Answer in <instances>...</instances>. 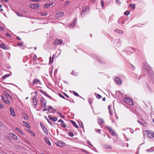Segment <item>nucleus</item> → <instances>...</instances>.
Wrapping results in <instances>:
<instances>
[{"mask_svg": "<svg viewBox=\"0 0 154 154\" xmlns=\"http://www.w3.org/2000/svg\"><path fill=\"white\" fill-rule=\"evenodd\" d=\"M142 65L143 68L148 71V78L149 80L154 83V75L151 70V67L146 62L143 63Z\"/></svg>", "mask_w": 154, "mask_h": 154, "instance_id": "nucleus-1", "label": "nucleus"}, {"mask_svg": "<svg viewBox=\"0 0 154 154\" xmlns=\"http://www.w3.org/2000/svg\"><path fill=\"white\" fill-rule=\"evenodd\" d=\"M124 102L129 105H133L132 100L129 98L125 97L123 99Z\"/></svg>", "mask_w": 154, "mask_h": 154, "instance_id": "nucleus-2", "label": "nucleus"}, {"mask_svg": "<svg viewBox=\"0 0 154 154\" xmlns=\"http://www.w3.org/2000/svg\"><path fill=\"white\" fill-rule=\"evenodd\" d=\"M64 14L62 12H57L55 15V17L57 19H59L64 16Z\"/></svg>", "mask_w": 154, "mask_h": 154, "instance_id": "nucleus-3", "label": "nucleus"}, {"mask_svg": "<svg viewBox=\"0 0 154 154\" xmlns=\"http://www.w3.org/2000/svg\"><path fill=\"white\" fill-rule=\"evenodd\" d=\"M39 7V4L38 3L31 4L29 5L30 8L33 9H37Z\"/></svg>", "mask_w": 154, "mask_h": 154, "instance_id": "nucleus-4", "label": "nucleus"}, {"mask_svg": "<svg viewBox=\"0 0 154 154\" xmlns=\"http://www.w3.org/2000/svg\"><path fill=\"white\" fill-rule=\"evenodd\" d=\"M147 132V135L150 138H152L154 137V132L151 130L146 131Z\"/></svg>", "mask_w": 154, "mask_h": 154, "instance_id": "nucleus-5", "label": "nucleus"}, {"mask_svg": "<svg viewBox=\"0 0 154 154\" xmlns=\"http://www.w3.org/2000/svg\"><path fill=\"white\" fill-rule=\"evenodd\" d=\"M89 10V8L88 6H86L85 8H83L81 13V16H82L87 12Z\"/></svg>", "mask_w": 154, "mask_h": 154, "instance_id": "nucleus-6", "label": "nucleus"}, {"mask_svg": "<svg viewBox=\"0 0 154 154\" xmlns=\"http://www.w3.org/2000/svg\"><path fill=\"white\" fill-rule=\"evenodd\" d=\"M1 97L3 101L5 103L8 105H9L10 104V102L9 100V99H8L7 97H4L3 95H1Z\"/></svg>", "mask_w": 154, "mask_h": 154, "instance_id": "nucleus-7", "label": "nucleus"}, {"mask_svg": "<svg viewBox=\"0 0 154 154\" xmlns=\"http://www.w3.org/2000/svg\"><path fill=\"white\" fill-rule=\"evenodd\" d=\"M40 101V103L42 106L43 107H45L46 105V101L43 97L41 98Z\"/></svg>", "mask_w": 154, "mask_h": 154, "instance_id": "nucleus-8", "label": "nucleus"}, {"mask_svg": "<svg viewBox=\"0 0 154 154\" xmlns=\"http://www.w3.org/2000/svg\"><path fill=\"white\" fill-rule=\"evenodd\" d=\"M77 19L76 18H74L72 23L70 25L68 26V27L70 28H74L75 26V24L77 22Z\"/></svg>", "mask_w": 154, "mask_h": 154, "instance_id": "nucleus-9", "label": "nucleus"}, {"mask_svg": "<svg viewBox=\"0 0 154 154\" xmlns=\"http://www.w3.org/2000/svg\"><path fill=\"white\" fill-rule=\"evenodd\" d=\"M115 80L116 83L119 85H120L122 83V81L121 79L118 77H116Z\"/></svg>", "mask_w": 154, "mask_h": 154, "instance_id": "nucleus-10", "label": "nucleus"}, {"mask_svg": "<svg viewBox=\"0 0 154 154\" xmlns=\"http://www.w3.org/2000/svg\"><path fill=\"white\" fill-rule=\"evenodd\" d=\"M63 42V41L60 39H56L54 42V44L55 45L58 44H61Z\"/></svg>", "mask_w": 154, "mask_h": 154, "instance_id": "nucleus-11", "label": "nucleus"}, {"mask_svg": "<svg viewBox=\"0 0 154 154\" xmlns=\"http://www.w3.org/2000/svg\"><path fill=\"white\" fill-rule=\"evenodd\" d=\"M138 122L141 125L144 126L146 123L145 122L143 119H140L138 120Z\"/></svg>", "mask_w": 154, "mask_h": 154, "instance_id": "nucleus-12", "label": "nucleus"}, {"mask_svg": "<svg viewBox=\"0 0 154 154\" xmlns=\"http://www.w3.org/2000/svg\"><path fill=\"white\" fill-rule=\"evenodd\" d=\"M4 95L9 99H12V97L9 95V94L7 92H5Z\"/></svg>", "mask_w": 154, "mask_h": 154, "instance_id": "nucleus-13", "label": "nucleus"}, {"mask_svg": "<svg viewBox=\"0 0 154 154\" xmlns=\"http://www.w3.org/2000/svg\"><path fill=\"white\" fill-rule=\"evenodd\" d=\"M10 114L11 115L14 116H15V113L13 108L11 107L10 108Z\"/></svg>", "mask_w": 154, "mask_h": 154, "instance_id": "nucleus-14", "label": "nucleus"}, {"mask_svg": "<svg viewBox=\"0 0 154 154\" xmlns=\"http://www.w3.org/2000/svg\"><path fill=\"white\" fill-rule=\"evenodd\" d=\"M44 139L45 142L47 143L48 145L51 146V142L49 141L48 139L46 137H45L44 138Z\"/></svg>", "mask_w": 154, "mask_h": 154, "instance_id": "nucleus-15", "label": "nucleus"}, {"mask_svg": "<svg viewBox=\"0 0 154 154\" xmlns=\"http://www.w3.org/2000/svg\"><path fill=\"white\" fill-rule=\"evenodd\" d=\"M98 123L100 125L103 124L104 123L103 120L101 118H99L98 119Z\"/></svg>", "mask_w": 154, "mask_h": 154, "instance_id": "nucleus-16", "label": "nucleus"}, {"mask_svg": "<svg viewBox=\"0 0 154 154\" xmlns=\"http://www.w3.org/2000/svg\"><path fill=\"white\" fill-rule=\"evenodd\" d=\"M40 81L39 80L37 79H34L33 81V85H34L35 84H37L38 83L40 82Z\"/></svg>", "mask_w": 154, "mask_h": 154, "instance_id": "nucleus-17", "label": "nucleus"}, {"mask_svg": "<svg viewBox=\"0 0 154 154\" xmlns=\"http://www.w3.org/2000/svg\"><path fill=\"white\" fill-rule=\"evenodd\" d=\"M22 115L25 120H28L29 117L27 115L26 113L23 112L22 113Z\"/></svg>", "mask_w": 154, "mask_h": 154, "instance_id": "nucleus-18", "label": "nucleus"}, {"mask_svg": "<svg viewBox=\"0 0 154 154\" xmlns=\"http://www.w3.org/2000/svg\"><path fill=\"white\" fill-rule=\"evenodd\" d=\"M114 31L116 32L117 33H118L120 34H122L124 32L122 30H119V29H115L114 30Z\"/></svg>", "mask_w": 154, "mask_h": 154, "instance_id": "nucleus-19", "label": "nucleus"}, {"mask_svg": "<svg viewBox=\"0 0 154 154\" xmlns=\"http://www.w3.org/2000/svg\"><path fill=\"white\" fill-rule=\"evenodd\" d=\"M58 122H61V125L63 127H65L66 126V125L64 123V122L61 119H60Z\"/></svg>", "mask_w": 154, "mask_h": 154, "instance_id": "nucleus-20", "label": "nucleus"}, {"mask_svg": "<svg viewBox=\"0 0 154 154\" xmlns=\"http://www.w3.org/2000/svg\"><path fill=\"white\" fill-rule=\"evenodd\" d=\"M48 117V118H49L50 120H52L53 121V122H56V121H57V118H52V117H51L50 116H49Z\"/></svg>", "mask_w": 154, "mask_h": 154, "instance_id": "nucleus-21", "label": "nucleus"}, {"mask_svg": "<svg viewBox=\"0 0 154 154\" xmlns=\"http://www.w3.org/2000/svg\"><path fill=\"white\" fill-rule=\"evenodd\" d=\"M110 107V106L109 105L108 107L109 112V113L110 115H112L113 114V113L114 111V109H111Z\"/></svg>", "mask_w": 154, "mask_h": 154, "instance_id": "nucleus-22", "label": "nucleus"}, {"mask_svg": "<svg viewBox=\"0 0 154 154\" xmlns=\"http://www.w3.org/2000/svg\"><path fill=\"white\" fill-rule=\"evenodd\" d=\"M10 136L12 137V138L13 139L15 140H16L17 138V137L16 135H14V134L13 133H11Z\"/></svg>", "mask_w": 154, "mask_h": 154, "instance_id": "nucleus-23", "label": "nucleus"}, {"mask_svg": "<svg viewBox=\"0 0 154 154\" xmlns=\"http://www.w3.org/2000/svg\"><path fill=\"white\" fill-rule=\"evenodd\" d=\"M53 5V3L51 4H45L44 5V7L45 8H47L50 7L51 6Z\"/></svg>", "mask_w": 154, "mask_h": 154, "instance_id": "nucleus-24", "label": "nucleus"}, {"mask_svg": "<svg viewBox=\"0 0 154 154\" xmlns=\"http://www.w3.org/2000/svg\"><path fill=\"white\" fill-rule=\"evenodd\" d=\"M64 144V143L62 141L58 143L57 144V145L58 146H63Z\"/></svg>", "mask_w": 154, "mask_h": 154, "instance_id": "nucleus-25", "label": "nucleus"}, {"mask_svg": "<svg viewBox=\"0 0 154 154\" xmlns=\"http://www.w3.org/2000/svg\"><path fill=\"white\" fill-rule=\"evenodd\" d=\"M9 76H10V75L9 74H5L2 76V79H5V78L9 77Z\"/></svg>", "mask_w": 154, "mask_h": 154, "instance_id": "nucleus-26", "label": "nucleus"}, {"mask_svg": "<svg viewBox=\"0 0 154 154\" xmlns=\"http://www.w3.org/2000/svg\"><path fill=\"white\" fill-rule=\"evenodd\" d=\"M71 74L72 75L76 76L78 75V73L77 72H75V71H72L71 72Z\"/></svg>", "mask_w": 154, "mask_h": 154, "instance_id": "nucleus-27", "label": "nucleus"}, {"mask_svg": "<svg viewBox=\"0 0 154 154\" xmlns=\"http://www.w3.org/2000/svg\"><path fill=\"white\" fill-rule=\"evenodd\" d=\"M71 122L73 124V125L75 126L76 128H78V126H77L76 123L74 121H71Z\"/></svg>", "mask_w": 154, "mask_h": 154, "instance_id": "nucleus-28", "label": "nucleus"}, {"mask_svg": "<svg viewBox=\"0 0 154 154\" xmlns=\"http://www.w3.org/2000/svg\"><path fill=\"white\" fill-rule=\"evenodd\" d=\"M104 148L106 149H111L112 147L108 145H105L104 146Z\"/></svg>", "mask_w": 154, "mask_h": 154, "instance_id": "nucleus-29", "label": "nucleus"}, {"mask_svg": "<svg viewBox=\"0 0 154 154\" xmlns=\"http://www.w3.org/2000/svg\"><path fill=\"white\" fill-rule=\"evenodd\" d=\"M129 6L130 7H131L133 9H134L135 8V5L134 4H131L129 5Z\"/></svg>", "mask_w": 154, "mask_h": 154, "instance_id": "nucleus-30", "label": "nucleus"}, {"mask_svg": "<svg viewBox=\"0 0 154 154\" xmlns=\"http://www.w3.org/2000/svg\"><path fill=\"white\" fill-rule=\"evenodd\" d=\"M43 129V130L44 132L45 133V134L46 135L48 134V132L46 131L47 130V129L45 127H44V128H42Z\"/></svg>", "mask_w": 154, "mask_h": 154, "instance_id": "nucleus-31", "label": "nucleus"}, {"mask_svg": "<svg viewBox=\"0 0 154 154\" xmlns=\"http://www.w3.org/2000/svg\"><path fill=\"white\" fill-rule=\"evenodd\" d=\"M54 55L53 56L52 59V60L51 61V57H50V58H49L50 60H49V64H51L52 63L53 61V57H54Z\"/></svg>", "mask_w": 154, "mask_h": 154, "instance_id": "nucleus-32", "label": "nucleus"}, {"mask_svg": "<svg viewBox=\"0 0 154 154\" xmlns=\"http://www.w3.org/2000/svg\"><path fill=\"white\" fill-rule=\"evenodd\" d=\"M32 103L34 105H36L37 104V103L35 99H33Z\"/></svg>", "mask_w": 154, "mask_h": 154, "instance_id": "nucleus-33", "label": "nucleus"}, {"mask_svg": "<svg viewBox=\"0 0 154 154\" xmlns=\"http://www.w3.org/2000/svg\"><path fill=\"white\" fill-rule=\"evenodd\" d=\"M111 134L112 135L115 136L116 135V133L115 132L112 130L110 131Z\"/></svg>", "mask_w": 154, "mask_h": 154, "instance_id": "nucleus-34", "label": "nucleus"}, {"mask_svg": "<svg viewBox=\"0 0 154 154\" xmlns=\"http://www.w3.org/2000/svg\"><path fill=\"white\" fill-rule=\"evenodd\" d=\"M130 14V12L129 11H125L124 14L125 15H128Z\"/></svg>", "mask_w": 154, "mask_h": 154, "instance_id": "nucleus-35", "label": "nucleus"}, {"mask_svg": "<svg viewBox=\"0 0 154 154\" xmlns=\"http://www.w3.org/2000/svg\"><path fill=\"white\" fill-rule=\"evenodd\" d=\"M24 125L26 127L28 128H31L30 126L27 123H26L25 124H24Z\"/></svg>", "mask_w": 154, "mask_h": 154, "instance_id": "nucleus-36", "label": "nucleus"}, {"mask_svg": "<svg viewBox=\"0 0 154 154\" xmlns=\"http://www.w3.org/2000/svg\"><path fill=\"white\" fill-rule=\"evenodd\" d=\"M93 101V99L92 98H89L88 99V102L90 104H91Z\"/></svg>", "mask_w": 154, "mask_h": 154, "instance_id": "nucleus-37", "label": "nucleus"}, {"mask_svg": "<svg viewBox=\"0 0 154 154\" xmlns=\"http://www.w3.org/2000/svg\"><path fill=\"white\" fill-rule=\"evenodd\" d=\"M47 13L45 12H43L41 14V15L42 16H46L47 15Z\"/></svg>", "mask_w": 154, "mask_h": 154, "instance_id": "nucleus-38", "label": "nucleus"}, {"mask_svg": "<svg viewBox=\"0 0 154 154\" xmlns=\"http://www.w3.org/2000/svg\"><path fill=\"white\" fill-rule=\"evenodd\" d=\"M37 58V56L35 55H34L32 58V60L33 61H35Z\"/></svg>", "mask_w": 154, "mask_h": 154, "instance_id": "nucleus-39", "label": "nucleus"}, {"mask_svg": "<svg viewBox=\"0 0 154 154\" xmlns=\"http://www.w3.org/2000/svg\"><path fill=\"white\" fill-rule=\"evenodd\" d=\"M16 130L18 131V132H21V133H23L21 132V130H20V129L19 128H16Z\"/></svg>", "mask_w": 154, "mask_h": 154, "instance_id": "nucleus-40", "label": "nucleus"}, {"mask_svg": "<svg viewBox=\"0 0 154 154\" xmlns=\"http://www.w3.org/2000/svg\"><path fill=\"white\" fill-rule=\"evenodd\" d=\"M0 47L2 48L3 49H5V45L3 44H0Z\"/></svg>", "mask_w": 154, "mask_h": 154, "instance_id": "nucleus-41", "label": "nucleus"}, {"mask_svg": "<svg viewBox=\"0 0 154 154\" xmlns=\"http://www.w3.org/2000/svg\"><path fill=\"white\" fill-rule=\"evenodd\" d=\"M55 112H56V110L54 109L53 108L51 109V111L50 112V113H52V112L54 113Z\"/></svg>", "mask_w": 154, "mask_h": 154, "instance_id": "nucleus-42", "label": "nucleus"}, {"mask_svg": "<svg viewBox=\"0 0 154 154\" xmlns=\"http://www.w3.org/2000/svg\"><path fill=\"white\" fill-rule=\"evenodd\" d=\"M96 97L98 99H100L101 97V96L98 94L96 96Z\"/></svg>", "mask_w": 154, "mask_h": 154, "instance_id": "nucleus-43", "label": "nucleus"}, {"mask_svg": "<svg viewBox=\"0 0 154 154\" xmlns=\"http://www.w3.org/2000/svg\"><path fill=\"white\" fill-rule=\"evenodd\" d=\"M101 6L102 8L104 7V2L103 1L101 0Z\"/></svg>", "mask_w": 154, "mask_h": 154, "instance_id": "nucleus-44", "label": "nucleus"}, {"mask_svg": "<svg viewBox=\"0 0 154 154\" xmlns=\"http://www.w3.org/2000/svg\"><path fill=\"white\" fill-rule=\"evenodd\" d=\"M95 131L97 133H100V131H101V130L99 129H95Z\"/></svg>", "mask_w": 154, "mask_h": 154, "instance_id": "nucleus-45", "label": "nucleus"}, {"mask_svg": "<svg viewBox=\"0 0 154 154\" xmlns=\"http://www.w3.org/2000/svg\"><path fill=\"white\" fill-rule=\"evenodd\" d=\"M31 2H39L41 1V0H29Z\"/></svg>", "mask_w": 154, "mask_h": 154, "instance_id": "nucleus-46", "label": "nucleus"}, {"mask_svg": "<svg viewBox=\"0 0 154 154\" xmlns=\"http://www.w3.org/2000/svg\"><path fill=\"white\" fill-rule=\"evenodd\" d=\"M73 93L76 96H79V94L77 92L75 91H73Z\"/></svg>", "mask_w": 154, "mask_h": 154, "instance_id": "nucleus-47", "label": "nucleus"}, {"mask_svg": "<svg viewBox=\"0 0 154 154\" xmlns=\"http://www.w3.org/2000/svg\"><path fill=\"white\" fill-rule=\"evenodd\" d=\"M59 116L62 118H64V116L62 114L60 113H59Z\"/></svg>", "mask_w": 154, "mask_h": 154, "instance_id": "nucleus-48", "label": "nucleus"}, {"mask_svg": "<svg viewBox=\"0 0 154 154\" xmlns=\"http://www.w3.org/2000/svg\"><path fill=\"white\" fill-rule=\"evenodd\" d=\"M107 128L109 131L110 132L112 130V128L111 127H107Z\"/></svg>", "mask_w": 154, "mask_h": 154, "instance_id": "nucleus-49", "label": "nucleus"}, {"mask_svg": "<svg viewBox=\"0 0 154 154\" xmlns=\"http://www.w3.org/2000/svg\"><path fill=\"white\" fill-rule=\"evenodd\" d=\"M70 3V2L69 1H67L65 4V5L66 6H67Z\"/></svg>", "mask_w": 154, "mask_h": 154, "instance_id": "nucleus-50", "label": "nucleus"}, {"mask_svg": "<svg viewBox=\"0 0 154 154\" xmlns=\"http://www.w3.org/2000/svg\"><path fill=\"white\" fill-rule=\"evenodd\" d=\"M30 132L32 134V135L33 136L35 137V134L33 132H32V131H30Z\"/></svg>", "mask_w": 154, "mask_h": 154, "instance_id": "nucleus-51", "label": "nucleus"}, {"mask_svg": "<svg viewBox=\"0 0 154 154\" xmlns=\"http://www.w3.org/2000/svg\"><path fill=\"white\" fill-rule=\"evenodd\" d=\"M59 96H60V97H62V98H65L64 97L63 95H62L61 94H59Z\"/></svg>", "mask_w": 154, "mask_h": 154, "instance_id": "nucleus-52", "label": "nucleus"}, {"mask_svg": "<svg viewBox=\"0 0 154 154\" xmlns=\"http://www.w3.org/2000/svg\"><path fill=\"white\" fill-rule=\"evenodd\" d=\"M0 108L1 109H3L4 108V106L3 105L0 103Z\"/></svg>", "mask_w": 154, "mask_h": 154, "instance_id": "nucleus-53", "label": "nucleus"}, {"mask_svg": "<svg viewBox=\"0 0 154 154\" xmlns=\"http://www.w3.org/2000/svg\"><path fill=\"white\" fill-rule=\"evenodd\" d=\"M18 45L19 46H22L23 45V43H18Z\"/></svg>", "mask_w": 154, "mask_h": 154, "instance_id": "nucleus-54", "label": "nucleus"}, {"mask_svg": "<svg viewBox=\"0 0 154 154\" xmlns=\"http://www.w3.org/2000/svg\"><path fill=\"white\" fill-rule=\"evenodd\" d=\"M48 110V108H45L44 109H43V111H47Z\"/></svg>", "mask_w": 154, "mask_h": 154, "instance_id": "nucleus-55", "label": "nucleus"}, {"mask_svg": "<svg viewBox=\"0 0 154 154\" xmlns=\"http://www.w3.org/2000/svg\"><path fill=\"white\" fill-rule=\"evenodd\" d=\"M73 135V134L72 133H69V135L70 137H72Z\"/></svg>", "mask_w": 154, "mask_h": 154, "instance_id": "nucleus-56", "label": "nucleus"}, {"mask_svg": "<svg viewBox=\"0 0 154 154\" xmlns=\"http://www.w3.org/2000/svg\"><path fill=\"white\" fill-rule=\"evenodd\" d=\"M6 35L7 36L11 37V35L9 33H6Z\"/></svg>", "mask_w": 154, "mask_h": 154, "instance_id": "nucleus-57", "label": "nucleus"}, {"mask_svg": "<svg viewBox=\"0 0 154 154\" xmlns=\"http://www.w3.org/2000/svg\"><path fill=\"white\" fill-rule=\"evenodd\" d=\"M53 108H52V107L51 106H50L48 108V110H51Z\"/></svg>", "mask_w": 154, "mask_h": 154, "instance_id": "nucleus-58", "label": "nucleus"}, {"mask_svg": "<svg viewBox=\"0 0 154 154\" xmlns=\"http://www.w3.org/2000/svg\"><path fill=\"white\" fill-rule=\"evenodd\" d=\"M16 38L17 40H21V39L19 37H18V36Z\"/></svg>", "mask_w": 154, "mask_h": 154, "instance_id": "nucleus-59", "label": "nucleus"}, {"mask_svg": "<svg viewBox=\"0 0 154 154\" xmlns=\"http://www.w3.org/2000/svg\"><path fill=\"white\" fill-rule=\"evenodd\" d=\"M146 151L147 152H150L152 151V150H151V149H147Z\"/></svg>", "mask_w": 154, "mask_h": 154, "instance_id": "nucleus-60", "label": "nucleus"}, {"mask_svg": "<svg viewBox=\"0 0 154 154\" xmlns=\"http://www.w3.org/2000/svg\"><path fill=\"white\" fill-rule=\"evenodd\" d=\"M4 30V29L3 27H0V30Z\"/></svg>", "mask_w": 154, "mask_h": 154, "instance_id": "nucleus-61", "label": "nucleus"}, {"mask_svg": "<svg viewBox=\"0 0 154 154\" xmlns=\"http://www.w3.org/2000/svg\"><path fill=\"white\" fill-rule=\"evenodd\" d=\"M130 131L131 132V133H134V130L132 129H130Z\"/></svg>", "mask_w": 154, "mask_h": 154, "instance_id": "nucleus-62", "label": "nucleus"}, {"mask_svg": "<svg viewBox=\"0 0 154 154\" xmlns=\"http://www.w3.org/2000/svg\"><path fill=\"white\" fill-rule=\"evenodd\" d=\"M87 143L88 144H89V145H91V146H92V145L91 144V143L90 141H87Z\"/></svg>", "mask_w": 154, "mask_h": 154, "instance_id": "nucleus-63", "label": "nucleus"}, {"mask_svg": "<svg viewBox=\"0 0 154 154\" xmlns=\"http://www.w3.org/2000/svg\"><path fill=\"white\" fill-rule=\"evenodd\" d=\"M3 125L2 124V122H0V127H2Z\"/></svg>", "mask_w": 154, "mask_h": 154, "instance_id": "nucleus-64", "label": "nucleus"}]
</instances>
